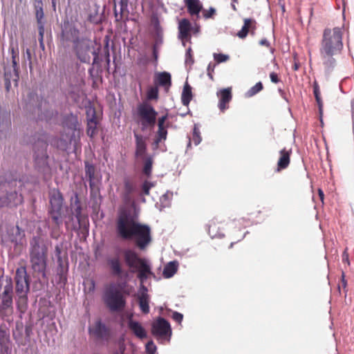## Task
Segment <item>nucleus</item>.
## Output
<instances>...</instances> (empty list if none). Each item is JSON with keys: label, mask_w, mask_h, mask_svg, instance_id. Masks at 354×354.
Wrapping results in <instances>:
<instances>
[{"label": "nucleus", "mask_w": 354, "mask_h": 354, "mask_svg": "<svg viewBox=\"0 0 354 354\" xmlns=\"http://www.w3.org/2000/svg\"><path fill=\"white\" fill-rule=\"evenodd\" d=\"M147 98L149 100H157L158 98L159 90H147Z\"/></svg>", "instance_id": "obj_64"}, {"label": "nucleus", "mask_w": 354, "mask_h": 354, "mask_svg": "<svg viewBox=\"0 0 354 354\" xmlns=\"http://www.w3.org/2000/svg\"><path fill=\"white\" fill-rule=\"evenodd\" d=\"M104 246V242L101 241L100 243L96 244L93 248V254L96 259H98L102 257V248Z\"/></svg>", "instance_id": "obj_59"}, {"label": "nucleus", "mask_w": 354, "mask_h": 354, "mask_svg": "<svg viewBox=\"0 0 354 354\" xmlns=\"http://www.w3.org/2000/svg\"><path fill=\"white\" fill-rule=\"evenodd\" d=\"M193 142L196 146L198 145L201 141V131L198 124H194L192 129Z\"/></svg>", "instance_id": "obj_52"}, {"label": "nucleus", "mask_w": 354, "mask_h": 354, "mask_svg": "<svg viewBox=\"0 0 354 354\" xmlns=\"http://www.w3.org/2000/svg\"><path fill=\"white\" fill-rule=\"evenodd\" d=\"M69 271V263L68 256L66 255V266L64 267H56L55 274V285L60 289H64L68 283V274Z\"/></svg>", "instance_id": "obj_22"}, {"label": "nucleus", "mask_w": 354, "mask_h": 354, "mask_svg": "<svg viewBox=\"0 0 354 354\" xmlns=\"http://www.w3.org/2000/svg\"><path fill=\"white\" fill-rule=\"evenodd\" d=\"M136 214L129 211H118L115 230L116 237L120 240L133 242L140 250H145L152 241L151 228L149 225L136 221Z\"/></svg>", "instance_id": "obj_1"}, {"label": "nucleus", "mask_w": 354, "mask_h": 354, "mask_svg": "<svg viewBox=\"0 0 354 354\" xmlns=\"http://www.w3.org/2000/svg\"><path fill=\"white\" fill-rule=\"evenodd\" d=\"M154 87L149 86L147 88H169L171 86V75L167 71L156 72L153 76Z\"/></svg>", "instance_id": "obj_23"}, {"label": "nucleus", "mask_w": 354, "mask_h": 354, "mask_svg": "<svg viewBox=\"0 0 354 354\" xmlns=\"http://www.w3.org/2000/svg\"><path fill=\"white\" fill-rule=\"evenodd\" d=\"M157 346L152 339H150L145 344V352L147 354H156Z\"/></svg>", "instance_id": "obj_56"}, {"label": "nucleus", "mask_w": 354, "mask_h": 354, "mask_svg": "<svg viewBox=\"0 0 354 354\" xmlns=\"http://www.w3.org/2000/svg\"><path fill=\"white\" fill-rule=\"evenodd\" d=\"M39 274L41 275V278H38L32 284V291L39 292L40 295L44 292L48 288L49 273H45V277H44V274Z\"/></svg>", "instance_id": "obj_34"}, {"label": "nucleus", "mask_w": 354, "mask_h": 354, "mask_svg": "<svg viewBox=\"0 0 354 354\" xmlns=\"http://www.w3.org/2000/svg\"><path fill=\"white\" fill-rule=\"evenodd\" d=\"M100 48L93 49L92 55L93 56L91 67L88 69L91 76H97L100 71H102L101 63L102 58L99 55Z\"/></svg>", "instance_id": "obj_33"}, {"label": "nucleus", "mask_w": 354, "mask_h": 354, "mask_svg": "<svg viewBox=\"0 0 354 354\" xmlns=\"http://www.w3.org/2000/svg\"><path fill=\"white\" fill-rule=\"evenodd\" d=\"M86 109V134L91 139H93L97 133L100 120L97 118L96 110L91 102H88V106Z\"/></svg>", "instance_id": "obj_19"}, {"label": "nucleus", "mask_w": 354, "mask_h": 354, "mask_svg": "<svg viewBox=\"0 0 354 354\" xmlns=\"http://www.w3.org/2000/svg\"><path fill=\"white\" fill-rule=\"evenodd\" d=\"M127 297L115 287H106L102 295V300L111 313H121L127 306Z\"/></svg>", "instance_id": "obj_11"}, {"label": "nucleus", "mask_w": 354, "mask_h": 354, "mask_svg": "<svg viewBox=\"0 0 354 354\" xmlns=\"http://www.w3.org/2000/svg\"><path fill=\"white\" fill-rule=\"evenodd\" d=\"M279 153L280 157L277 162V171L284 169L288 167L290 161L291 150L287 151L284 148L279 151Z\"/></svg>", "instance_id": "obj_38"}, {"label": "nucleus", "mask_w": 354, "mask_h": 354, "mask_svg": "<svg viewBox=\"0 0 354 354\" xmlns=\"http://www.w3.org/2000/svg\"><path fill=\"white\" fill-rule=\"evenodd\" d=\"M178 261L174 260L168 262L164 267L162 276L165 279L171 278L178 271Z\"/></svg>", "instance_id": "obj_41"}, {"label": "nucleus", "mask_w": 354, "mask_h": 354, "mask_svg": "<svg viewBox=\"0 0 354 354\" xmlns=\"http://www.w3.org/2000/svg\"><path fill=\"white\" fill-rule=\"evenodd\" d=\"M314 96L316 100V102L318 106V111H319V120L321 123V125L322 126L324 124L323 121V102L321 97V90H313Z\"/></svg>", "instance_id": "obj_44"}, {"label": "nucleus", "mask_w": 354, "mask_h": 354, "mask_svg": "<svg viewBox=\"0 0 354 354\" xmlns=\"http://www.w3.org/2000/svg\"><path fill=\"white\" fill-rule=\"evenodd\" d=\"M62 124L63 127L67 128L68 133H73L75 135L77 130H80L78 118L73 113L64 116L62 120Z\"/></svg>", "instance_id": "obj_26"}, {"label": "nucleus", "mask_w": 354, "mask_h": 354, "mask_svg": "<svg viewBox=\"0 0 354 354\" xmlns=\"http://www.w3.org/2000/svg\"><path fill=\"white\" fill-rule=\"evenodd\" d=\"M33 325L28 324L25 325L24 334V343L25 345L30 343L31 341V335H32Z\"/></svg>", "instance_id": "obj_51"}, {"label": "nucleus", "mask_w": 354, "mask_h": 354, "mask_svg": "<svg viewBox=\"0 0 354 354\" xmlns=\"http://www.w3.org/2000/svg\"><path fill=\"white\" fill-rule=\"evenodd\" d=\"M216 96L218 98V107L221 112H224L229 108L227 104L232 100V90H218Z\"/></svg>", "instance_id": "obj_29"}, {"label": "nucleus", "mask_w": 354, "mask_h": 354, "mask_svg": "<svg viewBox=\"0 0 354 354\" xmlns=\"http://www.w3.org/2000/svg\"><path fill=\"white\" fill-rule=\"evenodd\" d=\"M158 113L153 106L147 102H143L137 107V123L140 125L142 131L155 127Z\"/></svg>", "instance_id": "obj_13"}, {"label": "nucleus", "mask_w": 354, "mask_h": 354, "mask_svg": "<svg viewBox=\"0 0 354 354\" xmlns=\"http://www.w3.org/2000/svg\"><path fill=\"white\" fill-rule=\"evenodd\" d=\"M185 4L187 12L191 16H196L199 18V14L203 9V4L200 0H185Z\"/></svg>", "instance_id": "obj_36"}, {"label": "nucleus", "mask_w": 354, "mask_h": 354, "mask_svg": "<svg viewBox=\"0 0 354 354\" xmlns=\"http://www.w3.org/2000/svg\"><path fill=\"white\" fill-rule=\"evenodd\" d=\"M37 90H30L24 100V110L30 113L37 122H44L50 125L59 124V113Z\"/></svg>", "instance_id": "obj_3"}, {"label": "nucleus", "mask_w": 354, "mask_h": 354, "mask_svg": "<svg viewBox=\"0 0 354 354\" xmlns=\"http://www.w3.org/2000/svg\"><path fill=\"white\" fill-rule=\"evenodd\" d=\"M9 50L11 53V58H12V69L11 71L13 72H19V67L18 64V57H19V52H18V45L16 44L14 45L12 42L10 44Z\"/></svg>", "instance_id": "obj_42"}, {"label": "nucleus", "mask_w": 354, "mask_h": 354, "mask_svg": "<svg viewBox=\"0 0 354 354\" xmlns=\"http://www.w3.org/2000/svg\"><path fill=\"white\" fill-rule=\"evenodd\" d=\"M48 247L39 236H33L30 241V261L32 270L37 274L49 273L47 259Z\"/></svg>", "instance_id": "obj_7"}, {"label": "nucleus", "mask_w": 354, "mask_h": 354, "mask_svg": "<svg viewBox=\"0 0 354 354\" xmlns=\"http://www.w3.org/2000/svg\"><path fill=\"white\" fill-rule=\"evenodd\" d=\"M17 178L0 176V207H16L24 202L17 189Z\"/></svg>", "instance_id": "obj_8"}, {"label": "nucleus", "mask_w": 354, "mask_h": 354, "mask_svg": "<svg viewBox=\"0 0 354 354\" xmlns=\"http://www.w3.org/2000/svg\"><path fill=\"white\" fill-rule=\"evenodd\" d=\"M14 289L17 297V303L27 304L28 295L30 290L31 279L25 266H20L16 268L14 275Z\"/></svg>", "instance_id": "obj_10"}, {"label": "nucleus", "mask_w": 354, "mask_h": 354, "mask_svg": "<svg viewBox=\"0 0 354 354\" xmlns=\"http://www.w3.org/2000/svg\"><path fill=\"white\" fill-rule=\"evenodd\" d=\"M14 283L10 275H0V317L10 322L14 313Z\"/></svg>", "instance_id": "obj_6"}, {"label": "nucleus", "mask_w": 354, "mask_h": 354, "mask_svg": "<svg viewBox=\"0 0 354 354\" xmlns=\"http://www.w3.org/2000/svg\"><path fill=\"white\" fill-rule=\"evenodd\" d=\"M169 117V115L168 113H166L165 114H164L162 116L158 118V127L159 129L162 128V129H167L169 127L170 123L169 122L166 123V120L168 119Z\"/></svg>", "instance_id": "obj_55"}, {"label": "nucleus", "mask_w": 354, "mask_h": 354, "mask_svg": "<svg viewBox=\"0 0 354 354\" xmlns=\"http://www.w3.org/2000/svg\"><path fill=\"white\" fill-rule=\"evenodd\" d=\"M192 98V90H182L181 102L184 106H188Z\"/></svg>", "instance_id": "obj_50"}, {"label": "nucleus", "mask_w": 354, "mask_h": 354, "mask_svg": "<svg viewBox=\"0 0 354 354\" xmlns=\"http://www.w3.org/2000/svg\"><path fill=\"white\" fill-rule=\"evenodd\" d=\"M47 136L46 131L41 129L31 133L28 140L32 151L35 169L43 175L50 173L51 170L48 153Z\"/></svg>", "instance_id": "obj_5"}, {"label": "nucleus", "mask_w": 354, "mask_h": 354, "mask_svg": "<svg viewBox=\"0 0 354 354\" xmlns=\"http://www.w3.org/2000/svg\"><path fill=\"white\" fill-rule=\"evenodd\" d=\"M64 198L62 193L59 189H53L49 193V207L48 215L53 223L59 226L63 223V205Z\"/></svg>", "instance_id": "obj_12"}, {"label": "nucleus", "mask_w": 354, "mask_h": 354, "mask_svg": "<svg viewBox=\"0 0 354 354\" xmlns=\"http://www.w3.org/2000/svg\"><path fill=\"white\" fill-rule=\"evenodd\" d=\"M48 135L47 144L48 147L50 145L54 148L62 151H67L70 149L72 142L75 140V135L73 133H68L66 138L52 136L46 131Z\"/></svg>", "instance_id": "obj_18"}, {"label": "nucleus", "mask_w": 354, "mask_h": 354, "mask_svg": "<svg viewBox=\"0 0 354 354\" xmlns=\"http://www.w3.org/2000/svg\"><path fill=\"white\" fill-rule=\"evenodd\" d=\"M19 80V73L11 71V67H4L5 88H12V87H18Z\"/></svg>", "instance_id": "obj_25"}, {"label": "nucleus", "mask_w": 354, "mask_h": 354, "mask_svg": "<svg viewBox=\"0 0 354 354\" xmlns=\"http://www.w3.org/2000/svg\"><path fill=\"white\" fill-rule=\"evenodd\" d=\"M255 24L256 21L251 18H247L244 19V24L242 26L241 30H239L237 33V36L243 39L247 37L249 30L250 28H255Z\"/></svg>", "instance_id": "obj_43"}, {"label": "nucleus", "mask_w": 354, "mask_h": 354, "mask_svg": "<svg viewBox=\"0 0 354 354\" xmlns=\"http://www.w3.org/2000/svg\"><path fill=\"white\" fill-rule=\"evenodd\" d=\"M154 155V153L149 154L141 158L143 162L142 174L147 178H150L152 174Z\"/></svg>", "instance_id": "obj_40"}, {"label": "nucleus", "mask_w": 354, "mask_h": 354, "mask_svg": "<svg viewBox=\"0 0 354 354\" xmlns=\"http://www.w3.org/2000/svg\"><path fill=\"white\" fill-rule=\"evenodd\" d=\"M173 192L167 191L160 197V211L170 206Z\"/></svg>", "instance_id": "obj_47"}, {"label": "nucleus", "mask_w": 354, "mask_h": 354, "mask_svg": "<svg viewBox=\"0 0 354 354\" xmlns=\"http://www.w3.org/2000/svg\"><path fill=\"white\" fill-rule=\"evenodd\" d=\"M124 192L122 198L125 203H130L132 201L131 195L137 191L136 185L129 179L128 176H125L123 179Z\"/></svg>", "instance_id": "obj_32"}, {"label": "nucleus", "mask_w": 354, "mask_h": 354, "mask_svg": "<svg viewBox=\"0 0 354 354\" xmlns=\"http://www.w3.org/2000/svg\"><path fill=\"white\" fill-rule=\"evenodd\" d=\"M131 207H121L119 208L118 211H124V210L129 211V212L131 215H133L134 214H136L137 216L136 221H139L140 208L134 201H131Z\"/></svg>", "instance_id": "obj_48"}, {"label": "nucleus", "mask_w": 354, "mask_h": 354, "mask_svg": "<svg viewBox=\"0 0 354 354\" xmlns=\"http://www.w3.org/2000/svg\"><path fill=\"white\" fill-rule=\"evenodd\" d=\"M80 31L75 23L70 21L68 18L64 19L61 24V32L59 35V41L61 45L64 47H68L72 43L73 46L82 39Z\"/></svg>", "instance_id": "obj_16"}, {"label": "nucleus", "mask_w": 354, "mask_h": 354, "mask_svg": "<svg viewBox=\"0 0 354 354\" xmlns=\"http://www.w3.org/2000/svg\"><path fill=\"white\" fill-rule=\"evenodd\" d=\"M121 252H115L113 256H108L106 258V265L112 275L121 279L117 283H111L109 287H115L120 292H124L126 296H129L130 292L126 288L128 286V281L130 279L129 270H125L123 268V261L120 258Z\"/></svg>", "instance_id": "obj_9"}, {"label": "nucleus", "mask_w": 354, "mask_h": 354, "mask_svg": "<svg viewBox=\"0 0 354 354\" xmlns=\"http://www.w3.org/2000/svg\"><path fill=\"white\" fill-rule=\"evenodd\" d=\"M127 326L138 339H144L147 337V332L140 322L130 319L127 322Z\"/></svg>", "instance_id": "obj_27"}, {"label": "nucleus", "mask_w": 354, "mask_h": 354, "mask_svg": "<svg viewBox=\"0 0 354 354\" xmlns=\"http://www.w3.org/2000/svg\"><path fill=\"white\" fill-rule=\"evenodd\" d=\"M151 334L163 344L169 342L172 335V328L169 322L162 316L157 317L151 324Z\"/></svg>", "instance_id": "obj_15"}, {"label": "nucleus", "mask_w": 354, "mask_h": 354, "mask_svg": "<svg viewBox=\"0 0 354 354\" xmlns=\"http://www.w3.org/2000/svg\"><path fill=\"white\" fill-rule=\"evenodd\" d=\"M88 333L104 341H108L112 337L111 329L101 319L95 321L94 328H88Z\"/></svg>", "instance_id": "obj_20"}, {"label": "nucleus", "mask_w": 354, "mask_h": 354, "mask_svg": "<svg viewBox=\"0 0 354 354\" xmlns=\"http://www.w3.org/2000/svg\"><path fill=\"white\" fill-rule=\"evenodd\" d=\"M151 21H152L153 30L155 32L154 33L162 32L158 17L153 16L152 19H151Z\"/></svg>", "instance_id": "obj_62"}, {"label": "nucleus", "mask_w": 354, "mask_h": 354, "mask_svg": "<svg viewBox=\"0 0 354 354\" xmlns=\"http://www.w3.org/2000/svg\"><path fill=\"white\" fill-rule=\"evenodd\" d=\"M129 0H114V14L116 20L122 19V15L128 10Z\"/></svg>", "instance_id": "obj_37"}, {"label": "nucleus", "mask_w": 354, "mask_h": 354, "mask_svg": "<svg viewBox=\"0 0 354 354\" xmlns=\"http://www.w3.org/2000/svg\"><path fill=\"white\" fill-rule=\"evenodd\" d=\"M73 77H74V79H75V81L73 82L71 81V77H70V88H79L82 86V84L83 83L82 78L80 77H77L75 74L73 75Z\"/></svg>", "instance_id": "obj_58"}, {"label": "nucleus", "mask_w": 354, "mask_h": 354, "mask_svg": "<svg viewBox=\"0 0 354 354\" xmlns=\"http://www.w3.org/2000/svg\"><path fill=\"white\" fill-rule=\"evenodd\" d=\"M114 251L121 252L123 256V262L131 273H137V278L140 284H144L149 277L156 278L152 271L151 264L149 261L140 256L138 252L131 248H122L117 245L114 247Z\"/></svg>", "instance_id": "obj_4"}, {"label": "nucleus", "mask_w": 354, "mask_h": 354, "mask_svg": "<svg viewBox=\"0 0 354 354\" xmlns=\"http://www.w3.org/2000/svg\"><path fill=\"white\" fill-rule=\"evenodd\" d=\"M137 297L138 299L150 298V296L148 294V288L145 284H140Z\"/></svg>", "instance_id": "obj_57"}, {"label": "nucleus", "mask_w": 354, "mask_h": 354, "mask_svg": "<svg viewBox=\"0 0 354 354\" xmlns=\"http://www.w3.org/2000/svg\"><path fill=\"white\" fill-rule=\"evenodd\" d=\"M24 329L25 326L21 320L17 321L15 322V326L12 328V337L19 346H25L24 343Z\"/></svg>", "instance_id": "obj_35"}, {"label": "nucleus", "mask_w": 354, "mask_h": 354, "mask_svg": "<svg viewBox=\"0 0 354 354\" xmlns=\"http://www.w3.org/2000/svg\"><path fill=\"white\" fill-rule=\"evenodd\" d=\"M133 136L135 138L136 143L135 156L140 158L147 156L148 155L147 153V145L146 142L147 138L136 132L133 133Z\"/></svg>", "instance_id": "obj_24"}, {"label": "nucleus", "mask_w": 354, "mask_h": 354, "mask_svg": "<svg viewBox=\"0 0 354 354\" xmlns=\"http://www.w3.org/2000/svg\"><path fill=\"white\" fill-rule=\"evenodd\" d=\"M342 32L340 28L324 30L320 44L319 53L326 72L330 73L335 67L337 61L335 57L341 53L343 49Z\"/></svg>", "instance_id": "obj_2"}, {"label": "nucleus", "mask_w": 354, "mask_h": 354, "mask_svg": "<svg viewBox=\"0 0 354 354\" xmlns=\"http://www.w3.org/2000/svg\"><path fill=\"white\" fill-rule=\"evenodd\" d=\"M193 26L189 19H182L178 23V38L180 40L186 39L191 41L190 32Z\"/></svg>", "instance_id": "obj_28"}, {"label": "nucleus", "mask_w": 354, "mask_h": 354, "mask_svg": "<svg viewBox=\"0 0 354 354\" xmlns=\"http://www.w3.org/2000/svg\"><path fill=\"white\" fill-rule=\"evenodd\" d=\"M167 134H168L167 129L158 128L156 136L153 142V149L154 150L158 148L160 142H161L162 140H165L167 139Z\"/></svg>", "instance_id": "obj_45"}, {"label": "nucleus", "mask_w": 354, "mask_h": 354, "mask_svg": "<svg viewBox=\"0 0 354 354\" xmlns=\"http://www.w3.org/2000/svg\"><path fill=\"white\" fill-rule=\"evenodd\" d=\"M87 20L93 24H100L102 22V14H99L98 8L90 11Z\"/></svg>", "instance_id": "obj_46"}, {"label": "nucleus", "mask_w": 354, "mask_h": 354, "mask_svg": "<svg viewBox=\"0 0 354 354\" xmlns=\"http://www.w3.org/2000/svg\"><path fill=\"white\" fill-rule=\"evenodd\" d=\"M194 62V59L192 55V50L191 47L188 48L185 53V64L192 65Z\"/></svg>", "instance_id": "obj_63"}, {"label": "nucleus", "mask_w": 354, "mask_h": 354, "mask_svg": "<svg viewBox=\"0 0 354 354\" xmlns=\"http://www.w3.org/2000/svg\"><path fill=\"white\" fill-rule=\"evenodd\" d=\"M33 8L37 28H45L46 20L44 18V4H33Z\"/></svg>", "instance_id": "obj_39"}, {"label": "nucleus", "mask_w": 354, "mask_h": 354, "mask_svg": "<svg viewBox=\"0 0 354 354\" xmlns=\"http://www.w3.org/2000/svg\"><path fill=\"white\" fill-rule=\"evenodd\" d=\"M213 57L218 64L225 62L230 59L229 55L223 53H214Z\"/></svg>", "instance_id": "obj_60"}, {"label": "nucleus", "mask_w": 354, "mask_h": 354, "mask_svg": "<svg viewBox=\"0 0 354 354\" xmlns=\"http://www.w3.org/2000/svg\"><path fill=\"white\" fill-rule=\"evenodd\" d=\"M206 227L207 230V232L212 239H215V238L221 239L225 236V234L223 233H221V232L214 233V232H212L211 229H212V230L214 231V230H218V228L215 223H213V225H206Z\"/></svg>", "instance_id": "obj_53"}, {"label": "nucleus", "mask_w": 354, "mask_h": 354, "mask_svg": "<svg viewBox=\"0 0 354 354\" xmlns=\"http://www.w3.org/2000/svg\"><path fill=\"white\" fill-rule=\"evenodd\" d=\"M155 186V183L151 181H149L147 180H145L142 185H141V189L142 192L140 193V196L142 195H149L150 189Z\"/></svg>", "instance_id": "obj_54"}, {"label": "nucleus", "mask_w": 354, "mask_h": 354, "mask_svg": "<svg viewBox=\"0 0 354 354\" xmlns=\"http://www.w3.org/2000/svg\"><path fill=\"white\" fill-rule=\"evenodd\" d=\"M0 353L1 354H12L10 330L5 324H0Z\"/></svg>", "instance_id": "obj_21"}, {"label": "nucleus", "mask_w": 354, "mask_h": 354, "mask_svg": "<svg viewBox=\"0 0 354 354\" xmlns=\"http://www.w3.org/2000/svg\"><path fill=\"white\" fill-rule=\"evenodd\" d=\"M138 299V306L140 311L147 315L150 312L149 302L150 298H139Z\"/></svg>", "instance_id": "obj_49"}, {"label": "nucleus", "mask_w": 354, "mask_h": 354, "mask_svg": "<svg viewBox=\"0 0 354 354\" xmlns=\"http://www.w3.org/2000/svg\"><path fill=\"white\" fill-rule=\"evenodd\" d=\"M72 214L75 216L78 222L80 221L82 207L79 197V194L73 191L70 198Z\"/></svg>", "instance_id": "obj_30"}, {"label": "nucleus", "mask_w": 354, "mask_h": 354, "mask_svg": "<svg viewBox=\"0 0 354 354\" xmlns=\"http://www.w3.org/2000/svg\"><path fill=\"white\" fill-rule=\"evenodd\" d=\"M37 30H38V35H39L38 40H39V47L42 50H44L45 45H44V32H45V28H37Z\"/></svg>", "instance_id": "obj_61"}, {"label": "nucleus", "mask_w": 354, "mask_h": 354, "mask_svg": "<svg viewBox=\"0 0 354 354\" xmlns=\"http://www.w3.org/2000/svg\"><path fill=\"white\" fill-rule=\"evenodd\" d=\"M84 165L85 169V177L88 181L91 194H92V192L95 187V175L96 168L95 165L88 160H84Z\"/></svg>", "instance_id": "obj_31"}, {"label": "nucleus", "mask_w": 354, "mask_h": 354, "mask_svg": "<svg viewBox=\"0 0 354 354\" xmlns=\"http://www.w3.org/2000/svg\"><path fill=\"white\" fill-rule=\"evenodd\" d=\"M73 51L77 59L82 63L89 64L91 62V54L93 49H95L89 39L82 37L77 43L73 46Z\"/></svg>", "instance_id": "obj_17"}, {"label": "nucleus", "mask_w": 354, "mask_h": 354, "mask_svg": "<svg viewBox=\"0 0 354 354\" xmlns=\"http://www.w3.org/2000/svg\"><path fill=\"white\" fill-rule=\"evenodd\" d=\"M1 242L6 246L13 245L15 250L23 247L26 243L25 230L16 225H8L6 227V232L1 239Z\"/></svg>", "instance_id": "obj_14"}]
</instances>
